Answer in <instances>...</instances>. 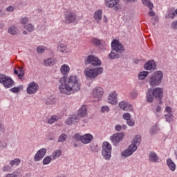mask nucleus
I'll return each mask as SVG.
<instances>
[{"label": "nucleus", "instance_id": "nucleus-30", "mask_svg": "<svg viewBox=\"0 0 177 177\" xmlns=\"http://www.w3.org/2000/svg\"><path fill=\"white\" fill-rule=\"evenodd\" d=\"M9 34H11V35H16L17 32V29L14 26H11L8 29Z\"/></svg>", "mask_w": 177, "mask_h": 177}, {"label": "nucleus", "instance_id": "nucleus-16", "mask_svg": "<svg viewBox=\"0 0 177 177\" xmlns=\"http://www.w3.org/2000/svg\"><path fill=\"white\" fill-rule=\"evenodd\" d=\"M66 23H67V24H70V23H74V21H75V20L77 19V16L75 15V14H74V12H68L66 15Z\"/></svg>", "mask_w": 177, "mask_h": 177}, {"label": "nucleus", "instance_id": "nucleus-13", "mask_svg": "<svg viewBox=\"0 0 177 177\" xmlns=\"http://www.w3.org/2000/svg\"><path fill=\"white\" fill-rule=\"evenodd\" d=\"M122 139H124V134L120 133H115L111 137V140L113 145H118Z\"/></svg>", "mask_w": 177, "mask_h": 177}, {"label": "nucleus", "instance_id": "nucleus-31", "mask_svg": "<svg viewBox=\"0 0 177 177\" xmlns=\"http://www.w3.org/2000/svg\"><path fill=\"white\" fill-rule=\"evenodd\" d=\"M147 75H149V72L147 71L140 72V74L138 75V78L139 80H145Z\"/></svg>", "mask_w": 177, "mask_h": 177}, {"label": "nucleus", "instance_id": "nucleus-29", "mask_svg": "<svg viewBox=\"0 0 177 177\" xmlns=\"http://www.w3.org/2000/svg\"><path fill=\"white\" fill-rule=\"evenodd\" d=\"M60 120V117L53 115L51 118H50L48 120V124H53V122H56V121H59Z\"/></svg>", "mask_w": 177, "mask_h": 177}, {"label": "nucleus", "instance_id": "nucleus-26", "mask_svg": "<svg viewBox=\"0 0 177 177\" xmlns=\"http://www.w3.org/2000/svg\"><path fill=\"white\" fill-rule=\"evenodd\" d=\"M149 160L150 161H153V162H157V161H158V156L156 153L151 152L149 153Z\"/></svg>", "mask_w": 177, "mask_h": 177}, {"label": "nucleus", "instance_id": "nucleus-6", "mask_svg": "<svg viewBox=\"0 0 177 177\" xmlns=\"http://www.w3.org/2000/svg\"><path fill=\"white\" fill-rule=\"evenodd\" d=\"M0 84H2L6 88H12L15 85V82L10 77L4 74L0 75Z\"/></svg>", "mask_w": 177, "mask_h": 177}, {"label": "nucleus", "instance_id": "nucleus-14", "mask_svg": "<svg viewBox=\"0 0 177 177\" xmlns=\"http://www.w3.org/2000/svg\"><path fill=\"white\" fill-rule=\"evenodd\" d=\"M46 154V149L42 148L35 155V161H41Z\"/></svg>", "mask_w": 177, "mask_h": 177}, {"label": "nucleus", "instance_id": "nucleus-54", "mask_svg": "<svg viewBox=\"0 0 177 177\" xmlns=\"http://www.w3.org/2000/svg\"><path fill=\"white\" fill-rule=\"evenodd\" d=\"M149 16H151V17H153V16H154L156 14L154 13L153 11H151L149 12Z\"/></svg>", "mask_w": 177, "mask_h": 177}, {"label": "nucleus", "instance_id": "nucleus-40", "mask_svg": "<svg viewBox=\"0 0 177 177\" xmlns=\"http://www.w3.org/2000/svg\"><path fill=\"white\" fill-rule=\"evenodd\" d=\"M50 161H52V158L47 156L46 157L44 160H43V164H44L45 165L49 164V162H50Z\"/></svg>", "mask_w": 177, "mask_h": 177}, {"label": "nucleus", "instance_id": "nucleus-46", "mask_svg": "<svg viewBox=\"0 0 177 177\" xmlns=\"http://www.w3.org/2000/svg\"><path fill=\"white\" fill-rule=\"evenodd\" d=\"M21 23L22 24H27V23H28V18H27V17H22L21 19Z\"/></svg>", "mask_w": 177, "mask_h": 177}, {"label": "nucleus", "instance_id": "nucleus-27", "mask_svg": "<svg viewBox=\"0 0 177 177\" xmlns=\"http://www.w3.org/2000/svg\"><path fill=\"white\" fill-rule=\"evenodd\" d=\"M167 162L169 169H171V171H175L176 165H175V163L172 161V160L169 159L167 160Z\"/></svg>", "mask_w": 177, "mask_h": 177}, {"label": "nucleus", "instance_id": "nucleus-20", "mask_svg": "<svg viewBox=\"0 0 177 177\" xmlns=\"http://www.w3.org/2000/svg\"><path fill=\"white\" fill-rule=\"evenodd\" d=\"M165 111L168 113L167 115H165L166 121L171 122V121H172V108L167 106Z\"/></svg>", "mask_w": 177, "mask_h": 177}, {"label": "nucleus", "instance_id": "nucleus-48", "mask_svg": "<svg viewBox=\"0 0 177 177\" xmlns=\"http://www.w3.org/2000/svg\"><path fill=\"white\" fill-rule=\"evenodd\" d=\"M109 106H102V109H101V112L102 113H108V111H109Z\"/></svg>", "mask_w": 177, "mask_h": 177}, {"label": "nucleus", "instance_id": "nucleus-22", "mask_svg": "<svg viewBox=\"0 0 177 177\" xmlns=\"http://www.w3.org/2000/svg\"><path fill=\"white\" fill-rule=\"evenodd\" d=\"M145 70H153L156 68V62L154 61H149L144 65Z\"/></svg>", "mask_w": 177, "mask_h": 177}, {"label": "nucleus", "instance_id": "nucleus-3", "mask_svg": "<svg viewBox=\"0 0 177 177\" xmlns=\"http://www.w3.org/2000/svg\"><path fill=\"white\" fill-rule=\"evenodd\" d=\"M103 73V68L98 67L95 68H91L87 67L84 71V74L88 78H96L99 75V74H102Z\"/></svg>", "mask_w": 177, "mask_h": 177}, {"label": "nucleus", "instance_id": "nucleus-33", "mask_svg": "<svg viewBox=\"0 0 177 177\" xmlns=\"http://www.w3.org/2000/svg\"><path fill=\"white\" fill-rule=\"evenodd\" d=\"M58 50H59V52H62L63 53H66V52H67V46L61 44L58 46Z\"/></svg>", "mask_w": 177, "mask_h": 177}, {"label": "nucleus", "instance_id": "nucleus-34", "mask_svg": "<svg viewBox=\"0 0 177 177\" xmlns=\"http://www.w3.org/2000/svg\"><path fill=\"white\" fill-rule=\"evenodd\" d=\"M19 164H20V159H15L14 160H10V165H11V167H13L15 165L17 166L19 165Z\"/></svg>", "mask_w": 177, "mask_h": 177}, {"label": "nucleus", "instance_id": "nucleus-1", "mask_svg": "<svg viewBox=\"0 0 177 177\" xmlns=\"http://www.w3.org/2000/svg\"><path fill=\"white\" fill-rule=\"evenodd\" d=\"M58 89L63 95H71L81 89V82L75 75H72L68 78L64 77L59 80Z\"/></svg>", "mask_w": 177, "mask_h": 177}, {"label": "nucleus", "instance_id": "nucleus-41", "mask_svg": "<svg viewBox=\"0 0 177 177\" xmlns=\"http://www.w3.org/2000/svg\"><path fill=\"white\" fill-rule=\"evenodd\" d=\"M109 57H110V59H118V57H120V56L118 55L115 54V53L112 51L109 54Z\"/></svg>", "mask_w": 177, "mask_h": 177}, {"label": "nucleus", "instance_id": "nucleus-36", "mask_svg": "<svg viewBox=\"0 0 177 177\" xmlns=\"http://www.w3.org/2000/svg\"><path fill=\"white\" fill-rule=\"evenodd\" d=\"M18 71H19V74L18 75V77L19 78V80H21V78H23V75H24V68H21V67H19Z\"/></svg>", "mask_w": 177, "mask_h": 177}, {"label": "nucleus", "instance_id": "nucleus-39", "mask_svg": "<svg viewBox=\"0 0 177 177\" xmlns=\"http://www.w3.org/2000/svg\"><path fill=\"white\" fill-rule=\"evenodd\" d=\"M25 28L30 32H31V31H34V26H32L31 24L25 26Z\"/></svg>", "mask_w": 177, "mask_h": 177}, {"label": "nucleus", "instance_id": "nucleus-9", "mask_svg": "<svg viewBox=\"0 0 177 177\" xmlns=\"http://www.w3.org/2000/svg\"><path fill=\"white\" fill-rule=\"evenodd\" d=\"M39 89V86L38 84L35 82H30L27 88V93H28V95H34V93L38 92Z\"/></svg>", "mask_w": 177, "mask_h": 177}, {"label": "nucleus", "instance_id": "nucleus-5", "mask_svg": "<svg viewBox=\"0 0 177 177\" xmlns=\"http://www.w3.org/2000/svg\"><path fill=\"white\" fill-rule=\"evenodd\" d=\"M111 145L107 142L102 144V156L105 160H110L111 158Z\"/></svg>", "mask_w": 177, "mask_h": 177}, {"label": "nucleus", "instance_id": "nucleus-51", "mask_svg": "<svg viewBox=\"0 0 177 177\" xmlns=\"http://www.w3.org/2000/svg\"><path fill=\"white\" fill-rule=\"evenodd\" d=\"M115 131H121L122 129V127L120 124H118L115 127Z\"/></svg>", "mask_w": 177, "mask_h": 177}, {"label": "nucleus", "instance_id": "nucleus-35", "mask_svg": "<svg viewBox=\"0 0 177 177\" xmlns=\"http://www.w3.org/2000/svg\"><path fill=\"white\" fill-rule=\"evenodd\" d=\"M66 139H67V135H66L65 133H62L59 136L58 142H66Z\"/></svg>", "mask_w": 177, "mask_h": 177}, {"label": "nucleus", "instance_id": "nucleus-8", "mask_svg": "<svg viewBox=\"0 0 177 177\" xmlns=\"http://www.w3.org/2000/svg\"><path fill=\"white\" fill-rule=\"evenodd\" d=\"M105 5L107 8H113L114 10H120L121 8L120 0H105Z\"/></svg>", "mask_w": 177, "mask_h": 177}, {"label": "nucleus", "instance_id": "nucleus-57", "mask_svg": "<svg viewBox=\"0 0 177 177\" xmlns=\"http://www.w3.org/2000/svg\"><path fill=\"white\" fill-rule=\"evenodd\" d=\"M104 23H107V17H104Z\"/></svg>", "mask_w": 177, "mask_h": 177}, {"label": "nucleus", "instance_id": "nucleus-17", "mask_svg": "<svg viewBox=\"0 0 177 177\" xmlns=\"http://www.w3.org/2000/svg\"><path fill=\"white\" fill-rule=\"evenodd\" d=\"M117 96L115 91L111 92L108 97V102L111 104H117Z\"/></svg>", "mask_w": 177, "mask_h": 177}, {"label": "nucleus", "instance_id": "nucleus-52", "mask_svg": "<svg viewBox=\"0 0 177 177\" xmlns=\"http://www.w3.org/2000/svg\"><path fill=\"white\" fill-rule=\"evenodd\" d=\"M7 12H13L15 10V8L12 6H9L6 8Z\"/></svg>", "mask_w": 177, "mask_h": 177}, {"label": "nucleus", "instance_id": "nucleus-37", "mask_svg": "<svg viewBox=\"0 0 177 177\" xmlns=\"http://www.w3.org/2000/svg\"><path fill=\"white\" fill-rule=\"evenodd\" d=\"M73 139L76 140V142H78V140L82 142V136L80 135L79 133H76L74 135Z\"/></svg>", "mask_w": 177, "mask_h": 177}, {"label": "nucleus", "instance_id": "nucleus-28", "mask_svg": "<svg viewBox=\"0 0 177 177\" xmlns=\"http://www.w3.org/2000/svg\"><path fill=\"white\" fill-rule=\"evenodd\" d=\"M142 3L145 6H147L150 10L154 8V6L153 5V3L150 2V0H142Z\"/></svg>", "mask_w": 177, "mask_h": 177}, {"label": "nucleus", "instance_id": "nucleus-42", "mask_svg": "<svg viewBox=\"0 0 177 177\" xmlns=\"http://www.w3.org/2000/svg\"><path fill=\"white\" fill-rule=\"evenodd\" d=\"M175 15H177V9L175 10V12L169 13L167 17L169 19H175Z\"/></svg>", "mask_w": 177, "mask_h": 177}, {"label": "nucleus", "instance_id": "nucleus-15", "mask_svg": "<svg viewBox=\"0 0 177 177\" xmlns=\"http://www.w3.org/2000/svg\"><path fill=\"white\" fill-rule=\"evenodd\" d=\"M119 107L124 110V111H132L133 107L132 105L127 103V102L122 101L119 103Z\"/></svg>", "mask_w": 177, "mask_h": 177}, {"label": "nucleus", "instance_id": "nucleus-11", "mask_svg": "<svg viewBox=\"0 0 177 177\" xmlns=\"http://www.w3.org/2000/svg\"><path fill=\"white\" fill-rule=\"evenodd\" d=\"M151 92L155 99H158V100H161L162 99V96L164 95L162 88H155L151 89Z\"/></svg>", "mask_w": 177, "mask_h": 177}, {"label": "nucleus", "instance_id": "nucleus-12", "mask_svg": "<svg viewBox=\"0 0 177 177\" xmlns=\"http://www.w3.org/2000/svg\"><path fill=\"white\" fill-rule=\"evenodd\" d=\"M103 88L102 87H96L93 91V96L95 100H100L102 99V96H103Z\"/></svg>", "mask_w": 177, "mask_h": 177}, {"label": "nucleus", "instance_id": "nucleus-58", "mask_svg": "<svg viewBox=\"0 0 177 177\" xmlns=\"http://www.w3.org/2000/svg\"><path fill=\"white\" fill-rule=\"evenodd\" d=\"M23 34H24V35H27V31L24 30V31L23 32Z\"/></svg>", "mask_w": 177, "mask_h": 177}, {"label": "nucleus", "instance_id": "nucleus-59", "mask_svg": "<svg viewBox=\"0 0 177 177\" xmlns=\"http://www.w3.org/2000/svg\"><path fill=\"white\" fill-rule=\"evenodd\" d=\"M152 129H156V127H152Z\"/></svg>", "mask_w": 177, "mask_h": 177}, {"label": "nucleus", "instance_id": "nucleus-24", "mask_svg": "<svg viewBox=\"0 0 177 177\" xmlns=\"http://www.w3.org/2000/svg\"><path fill=\"white\" fill-rule=\"evenodd\" d=\"M153 99L154 96L153 95V92L151 91V88H149L147 95V102H148V103H151Z\"/></svg>", "mask_w": 177, "mask_h": 177}, {"label": "nucleus", "instance_id": "nucleus-19", "mask_svg": "<svg viewBox=\"0 0 177 177\" xmlns=\"http://www.w3.org/2000/svg\"><path fill=\"white\" fill-rule=\"evenodd\" d=\"M86 115V106H82L77 111V114L76 115V118L80 120V118H82V117H85Z\"/></svg>", "mask_w": 177, "mask_h": 177}, {"label": "nucleus", "instance_id": "nucleus-10", "mask_svg": "<svg viewBox=\"0 0 177 177\" xmlns=\"http://www.w3.org/2000/svg\"><path fill=\"white\" fill-rule=\"evenodd\" d=\"M111 46L113 50L117 52V53L124 52V46H122V44L118 40H113L111 43Z\"/></svg>", "mask_w": 177, "mask_h": 177}, {"label": "nucleus", "instance_id": "nucleus-4", "mask_svg": "<svg viewBox=\"0 0 177 177\" xmlns=\"http://www.w3.org/2000/svg\"><path fill=\"white\" fill-rule=\"evenodd\" d=\"M162 72L157 71L155 72L149 80L151 86H157L161 84V80H162Z\"/></svg>", "mask_w": 177, "mask_h": 177}, {"label": "nucleus", "instance_id": "nucleus-43", "mask_svg": "<svg viewBox=\"0 0 177 177\" xmlns=\"http://www.w3.org/2000/svg\"><path fill=\"white\" fill-rule=\"evenodd\" d=\"M45 49H46V48H42V46H39L37 48V50L38 53H45Z\"/></svg>", "mask_w": 177, "mask_h": 177}, {"label": "nucleus", "instance_id": "nucleus-56", "mask_svg": "<svg viewBox=\"0 0 177 177\" xmlns=\"http://www.w3.org/2000/svg\"><path fill=\"white\" fill-rule=\"evenodd\" d=\"M122 129H127V125H122Z\"/></svg>", "mask_w": 177, "mask_h": 177}, {"label": "nucleus", "instance_id": "nucleus-45", "mask_svg": "<svg viewBox=\"0 0 177 177\" xmlns=\"http://www.w3.org/2000/svg\"><path fill=\"white\" fill-rule=\"evenodd\" d=\"M92 42L93 45H95V46H99V45H100V40L97 39H93Z\"/></svg>", "mask_w": 177, "mask_h": 177}, {"label": "nucleus", "instance_id": "nucleus-49", "mask_svg": "<svg viewBox=\"0 0 177 177\" xmlns=\"http://www.w3.org/2000/svg\"><path fill=\"white\" fill-rule=\"evenodd\" d=\"M127 122L129 125V127H133V125H135V122L131 119H129Z\"/></svg>", "mask_w": 177, "mask_h": 177}, {"label": "nucleus", "instance_id": "nucleus-60", "mask_svg": "<svg viewBox=\"0 0 177 177\" xmlns=\"http://www.w3.org/2000/svg\"><path fill=\"white\" fill-rule=\"evenodd\" d=\"M151 133H154V132H151Z\"/></svg>", "mask_w": 177, "mask_h": 177}, {"label": "nucleus", "instance_id": "nucleus-53", "mask_svg": "<svg viewBox=\"0 0 177 177\" xmlns=\"http://www.w3.org/2000/svg\"><path fill=\"white\" fill-rule=\"evenodd\" d=\"M156 111H157V113H160V111H161V106H158L156 108Z\"/></svg>", "mask_w": 177, "mask_h": 177}, {"label": "nucleus", "instance_id": "nucleus-23", "mask_svg": "<svg viewBox=\"0 0 177 177\" xmlns=\"http://www.w3.org/2000/svg\"><path fill=\"white\" fill-rule=\"evenodd\" d=\"M60 71L62 74L66 75L70 73V66H68L67 64H64L61 66Z\"/></svg>", "mask_w": 177, "mask_h": 177}, {"label": "nucleus", "instance_id": "nucleus-38", "mask_svg": "<svg viewBox=\"0 0 177 177\" xmlns=\"http://www.w3.org/2000/svg\"><path fill=\"white\" fill-rule=\"evenodd\" d=\"M46 66H53V59L52 58H49L47 60L44 61Z\"/></svg>", "mask_w": 177, "mask_h": 177}, {"label": "nucleus", "instance_id": "nucleus-7", "mask_svg": "<svg viewBox=\"0 0 177 177\" xmlns=\"http://www.w3.org/2000/svg\"><path fill=\"white\" fill-rule=\"evenodd\" d=\"M88 64L95 66H100L102 64V61L95 55H88L85 61V64Z\"/></svg>", "mask_w": 177, "mask_h": 177}, {"label": "nucleus", "instance_id": "nucleus-18", "mask_svg": "<svg viewBox=\"0 0 177 177\" xmlns=\"http://www.w3.org/2000/svg\"><path fill=\"white\" fill-rule=\"evenodd\" d=\"M93 140V136L91 134L87 133L84 136H82V143H84V145H88V143H91Z\"/></svg>", "mask_w": 177, "mask_h": 177}, {"label": "nucleus", "instance_id": "nucleus-47", "mask_svg": "<svg viewBox=\"0 0 177 177\" xmlns=\"http://www.w3.org/2000/svg\"><path fill=\"white\" fill-rule=\"evenodd\" d=\"M10 91L13 92V93H17V92L20 91V88L19 87H14L10 88Z\"/></svg>", "mask_w": 177, "mask_h": 177}, {"label": "nucleus", "instance_id": "nucleus-55", "mask_svg": "<svg viewBox=\"0 0 177 177\" xmlns=\"http://www.w3.org/2000/svg\"><path fill=\"white\" fill-rule=\"evenodd\" d=\"M14 73H15L16 75H19V71L15 69V70H14Z\"/></svg>", "mask_w": 177, "mask_h": 177}, {"label": "nucleus", "instance_id": "nucleus-50", "mask_svg": "<svg viewBox=\"0 0 177 177\" xmlns=\"http://www.w3.org/2000/svg\"><path fill=\"white\" fill-rule=\"evenodd\" d=\"M3 171H4L5 172H7L8 171H10V166L9 165L4 166L3 168Z\"/></svg>", "mask_w": 177, "mask_h": 177}, {"label": "nucleus", "instance_id": "nucleus-32", "mask_svg": "<svg viewBox=\"0 0 177 177\" xmlns=\"http://www.w3.org/2000/svg\"><path fill=\"white\" fill-rule=\"evenodd\" d=\"M60 156H62V150L60 149L56 150L53 153L54 160L57 158V157H60Z\"/></svg>", "mask_w": 177, "mask_h": 177}, {"label": "nucleus", "instance_id": "nucleus-25", "mask_svg": "<svg viewBox=\"0 0 177 177\" xmlns=\"http://www.w3.org/2000/svg\"><path fill=\"white\" fill-rule=\"evenodd\" d=\"M94 19L97 22L102 20V10H98L95 12Z\"/></svg>", "mask_w": 177, "mask_h": 177}, {"label": "nucleus", "instance_id": "nucleus-21", "mask_svg": "<svg viewBox=\"0 0 177 177\" xmlns=\"http://www.w3.org/2000/svg\"><path fill=\"white\" fill-rule=\"evenodd\" d=\"M78 118L75 115H73L66 121V124H67V125H73V124H75V122H78Z\"/></svg>", "mask_w": 177, "mask_h": 177}, {"label": "nucleus", "instance_id": "nucleus-2", "mask_svg": "<svg viewBox=\"0 0 177 177\" xmlns=\"http://www.w3.org/2000/svg\"><path fill=\"white\" fill-rule=\"evenodd\" d=\"M140 136L137 135L133 140L131 145H129V149L122 153L123 157H129L133 154V151H136L138 146L140 145L141 142Z\"/></svg>", "mask_w": 177, "mask_h": 177}, {"label": "nucleus", "instance_id": "nucleus-44", "mask_svg": "<svg viewBox=\"0 0 177 177\" xmlns=\"http://www.w3.org/2000/svg\"><path fill=\"white\" fill-rule=\"evenodd\" d=\"M123 118H124V120H127V121H128L129 120H131V114H129L128 113H124Z\"/></svg>", "mask_w": 177, "mask_h": 177}]
</instances>
